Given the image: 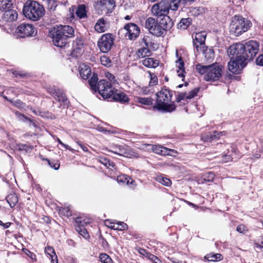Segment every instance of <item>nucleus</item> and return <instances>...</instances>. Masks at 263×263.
Wrapping results in <instances>:
<instances>
[{
	"instance_id": "obj_1",
	"label": "nucleus",
	"mask_w": 263,
	"mask_h": 263,
	"mask_svg": "<svg viewBox=\"0 0 263 263\" xmlns=\"http://www.w3.org/2000/svg\"><path fill=\"white\" fill-rule=\"evenodd\" d=\"M74 29L69 25H56L49 31V36L55 46L62 48L68 43V39L74 35Z\"/></svg>"
},
{
	"instance_id": "obj_2",
	"label": "nucleus",
	"mask_w": 263,
	"mask_h": 263,
	"mask_svg": "<svg viewBox=\"0 0 263 263\" xmlns=\"http://www.w3.org/2000/svg\"><path fill=\"white\" fill-rule=\"evenodd\" d=\"M98 81V78L96 73H93L88 83L92 90L96 92L98 91L100 95L104 99L109 98L114 92V88L111 84L105 80H101Z\"/></svg>"
},
{
	"instance_id": "obj_3",
	"label": "nucleus",
	"mask_w": 263,
	"mask_h": 263,
	"mask_svg": "<svg viewBox=\"0 0 263 263\" xmlns=\"http://www.w3.org/2000/svg\"><path fill=\"white\" fill-rule=\"evenodd\" d=\"M197 71L201 75L206 81H217L222 76V67L217 64H213L208 66L198 64L196 65Z\"/></svg>"
},
{
	"instance_id": "obj_4",
	"label": "nucleus",
	"mask_w": 263,
	"mask_h": 263,
	"mask_svg": "<svg viewBox=\"0 0 263 263\" xmlns=\"http://www.w3.org/2000/svg\"><path fill=\"white\" fill-rule=\"evenodd\" d=\"M23 12L25 16L33 21L39 20L45 14L43 5L34 1H27L24 5Z\"/></svg>"
},
{
	"instance_id": "obj_5",
	"label": "nucleus",
	"mask_w": 263,
	"mask_h": 263,
	"mask_svg": "<svg viewBox=\"0 0 263 263\" xmlns=\"http://www.w3.org/2000/svg\"><path fill=\"white\" fill-rule=\"evenodd\" d=\"M156 105L159 109L167 111H173L176 106L174 103H171L172 94L170 90L162 88L156 93Z\"/></svg>"
},
{
	"instance_id": "obj_6",
	"label": "nucleus",
	"mask_w": 263,
	"mask_h": 263,
	"mask_svg": "<svg viewBox=\"0 0 263 263\" xmlns=\"http://www.w3.org/2000/svg\"><path fill=\"white\" fill-rule=\"evenodd\" d=\"M250 21L241 16L235 15L232 17L230 25V32L236 36H238L246 32L251 26Z\"/></svg>"
},
{
	"instance_id": "obj_7",
	"label": "nucleus",
	"mask_w": 263,
	"mask_h": 263,
	"mask_svg": "<svg viewBox=\"0 0 263 263\" xmlns=\"http://www.w3.org/2000/svg\"><path fill=\"white\" fill-rule=\"evenodd\" d=\"M170 10L176 11L177 5L172 3L171 0H162L158 3L154 4L152 8V12L154 15L157 17L166 16Z\"/></svg>"
},
{
	"instance_id": "obj_8",
	"label": "nucleus",
	"mask_w": 263,
	"mask_h": 263,
	"mask_svg": "<svg viewBox=\"0 0 263 263\" xmlns=\"http://www.w3.org/2000/svg\"><path fill=\"white\" fill-rule=\"evenodd\" d=\"M259 43L253 40H250L243 45L244 53L240 56L243 57L244 60L248 62L252 60L259 50Z\"/></svg>"
},
{
	"instance_id": "obj_9",
	"label": "nucleus",
	"mask_w": 263,
	"mask_h": 263,
	"mask_svg": "<svg viewBox=\"0 0 263 263\" xmlns=\"http://www.w3.org/2000/svg\"><path fill=\"white\" fill-rule=\"evenodd\" d=\"M114 42L112 34H104L98 41V46L101 51L104 53L108 52L111 48Z\"/></svg>"
},
{
	"instance_id": "obj_10",
	"label": "nucleus",
	"mask_w": 263,
	"mask_h": 263,
	"mask_svg": "<svg viewBox=\"0 0 263 263\" xmlns=\"http://www.w3.org/2000/svg\"><path fill=\"white\" fill-rule=\"evenodd\" d=\"M247 64V62L244 60L243 57L237 56L235 60L230 61L228 63V69L233 73L238 74L240 72Z\"/></svg>"
},
{
	"instance_id": "obj_11",
	"label": "nucleus",
	"mask_w": 263,
	"mask_h": 263,
	"mask_svg": "<svg viewBox=\"0 0 263 263\" xmlns=\"http://www.w3.org/2000/svg\"><path fill=\"white\" fill-rule=\"evenodd\" d=\"M16 32L21 37L34 36L36 33V29L33 25L25 23L17 27Z\"/></svg>"
},
{
	"instance_id": "obj_12",
	"label": "nucleus",
	"mask_w": 263,
	"mask_h": 263,
	"mask_svg": "<svg viewBox=\"0 0 263 263\" xmlns=\"http://www.w3.org/2000/svg\"><path fill=\"white\" fill-rule=\"evenodd\" d=\"M124 30L126 31L125 36L130 40H136L139 35L140 28L134 23H128L124 26Z\"/></svg>"
},
{
	"instance_id": "obj_13",
	"label": "nucleus",
	"mask_w": 263,
	"mask_h": 263,
	"mask_svg": "<svg viewBox=\"0 0 263 263\" xmlns=\"http://www.w3.org/2000/svg\"><path fill=\"white\" fill-rule=\"evenodd\" d=\"M109 152L120 156L127 158L136 157V154L132 152L129 147L123 145H116L112 147Z\"/></svg>"
},
{
	"instance_id": "obj_14",
	"label": "nucleus",
	"mask_w": 263,
	"mask_h": 263,
	"mask_svg": "<svg viewBox=\"0 0 263 263\" xmlns=\"http://www.w3.org/2000/svg\"><path fill=\"white\" fill-rule=\"evenodd\" d=\"M115 6L113 0H100L95 4V7L100 10L102 13L112 11Z\"/></svg>"
},
{
	"instance_id": "obj_15",
	"label": "nucleus",
	"mask_w": 263,
	"mask_h": 263,
	"mask_svg": "<svg viewBox=\"0 0 263 263\" xmlns=\"http://www.w3.org/2000/svg\"><path fill=\"white\" fill-rule=\"evenodd\" d=\"M206 33L205 32L196 33L193 40L195 48L198 52L205 47L204 42Z\"/></svg>"
},
{
	"instance_id": "obj_16",
	"label": "nucleus",
	"mask_w": 263,
	"mask_h": 263,
	"mask_svg": "<svg viewBox=\"0 0 263 263\" xmlns=\"http://www.w3.org/2000/svg\"><path fill=\"white\" fill-rule=\"evenodd\" d=\"M76 230V231L82 235L84 238L87 239L89 237L88 233L86 229L84 227V221L81 220V218L77 217L75 220Z\"/></svg>"
},
{
	"instance_id": "obj_17",
	"label": "nucleus",
	"mask_w": 263,
	"mask_h": 263,
	"mask_svg": "<svg viewBox=\"0 0 263 263\" xmlns=\"http://www.w3.org/2000/svg\"><path fill=\"white\" fill-rule=\"evenodd\" d=\"M243 44L241 43H236L231 45L228 50V53L230 55L237 56H241L244 53Z\"/></svg>"
},
{
	"instance_id": "obj_18",
	"label": "nucleus",
	"mask_w": 263,
	"mask_h": 263,
	"mask_svg": "<svg viewBox=\"0 0 263 263\" xmlns=\"http://www.w3.org/2000/svg\"><path fill=\"white\" fill-rule=\"evenodd\" d=\"M17 17V13L15 10L11 9L6 10L3 14V20L5 22H13L15 21Z\"/></svg>"
},
{
	"instance_id": "obj_19",
	"label": "nucleus",
	"mask_w": 263,
	"mask_h": 263,
	"mask_svg": "<svg viewBox=\"0 0 263 263\" xmlns=\"http://www.w3.org/2000/svg\"><path fill=\"white\" fill-rule=\"evenodd\" d=\"M153 152L156 154L161 155H171V152H174L173 149H168L160 145L152 146Z\"/></svg>"
},
{
	"instance_id": "obj_20",
	"label": "nucleus",
	"mask_w": 263,
	"mask_h": 263,
	"mask_svg": "<svg viewBox=\"0 0 263 263\" xmlns=\"http://www.w3.org/2000/svg\"><path fill=\"white\" fill-rule=\"evenodd\" d=\"M222 132H217L214 131L212 133H208L203 135L201 139L204 141L210 142L213 140H217L222 135Z\"/></svg>"
},
{
	"instance_id": "obj_21",
	"label": "nucleus",
	"mask_w": 263,
	"mask_h": 263,
	"mask_svg": "<svg viewBox=\"0 0 263 263\" xmlns=\"http://www.w3.org/2000/svg\"><path fill=\"white\" fill-rule=\"evenodd\" d=\"M176 57L178 58V60L176 61V65L178 68L177 70L178 76L179 77L183 78L184 77V62L181 57H179L178 55V51L177 50H176Z\"/></svg>"
},
{
	"instance_id": "obj_22",
	"label": "nucleus",
	"mask_w": 263,
	"mask_h": 263,
	"mask_svg": "<svg viewBox=\"0 0 263 263\" xmlns=\"http://www.w3.org/2000/svg\"><path fill=\"white\" fill-rule=\"evenodd\" d=\"M79 71L80 76L84 80L88 79L91 73V70L90 67L84 64H82L80 65Z\"/></svg>"
},
{
	"instance_id": "obj_23",
	"label": "nucleus",
	"mask_w": 263,
	"mask_h": 263,
	"mask_svg": "<svg viewBox=\"0 0 263 263\" xmlns=\"http://www.w3.org/2000/svg\"><path fill=\"white\" fill-rule=\"evenodd\" d=\"M95 29L98 32H105L107 29L106 22L103 18H100L95 26Z\"/></svg>"
},
{
	"instance_id": "obj_24",
	"label": "nucleus",
	"mask_w": 263,
	"mask_h": 263,
	"mask_svg": "<svg viewBox=\"0 0 263 263\" xmlns=\"http://www.w3.org/2000/svg\"><path fill=\"white\" fill-rule=\"evenodd\" d=\"M53 93L55 94L54 99L59 102H61L64 105H67L69 102L66 97V95L61 90H54Z\"/></svg>"
},
{
	"instance_id": "obj_25",
	"label": "nucleus",
	"mask_w": 263,
	"mask_h": 263,
	"mask_svg": "<svg viewBox=\"0 0 263 263\" xmlns=\"http://www.w3.org/2000/svg\"><path fill=\"white\" fill-rule=\"evenodd\" d=\"M159 24L164 34L165 33L167 30L171 28L173 25V23L171 22L168 17L167 18H164L162 19L159 22Z\"/></svg>"
},
{
	"instance_id": "obj_26",
	"label": "nucleus",
	"mask_w": 263,
	"mask_h": 263,
	"mask_svg": "<svg viewBox=\"0 0 263 263\" xmlns=\"http://www.w3.org/2000/svg\"><path fill=\"white\" fill-rule=\"evenodd\" d=\"M142 63L144 66L148 68H155L159 64L157 60L151 58H147L143 60Z\"/></svg>"
},
{
	"instance_id": "obj_27",
	"label": "nucleus",
	"mask_w": 263,
	"mask_h": 263,
	"mask_svg": "<svg viewBox=\"0 0 263 263\" xmlns=\"http://www.w3.org/2000/svg\"><path fill=\"white\" fill-rule=\"evenodd\" d=\"M112 96H113V99L114 100L121 102H127L128 101V98L123 92H117V91H114V94Z\"/></svg>"
},
{
	"instance_id": "obj_28",
	"label": "nucleus",
	"mask_w": 263,
	"mask_h": 263,
	"mask_svg": "<svg viewBox=\"0 0 263 263\" xmlns=\"http://www.w3.org/2000/svg\"><path fill=\"white\" fill-rule=\"evenodd\" d=\"M6 200L10 206L13 208L18 202V198L15 193H12L7 196Z\"/></svg>"
},
{
	"instance_id": "obj_29",
	"label": "nucleus",
	"mask_w": 263,
	"mask_h": 263,
	"mask_svg": "<svg viewBox=\"0 0 263 263\" xmlns=\"http://www.w3.org/2000/svg\"><path fill=\"white\" fill-rule=\"evenodd\" d=\"M200 51L202 52L206 61L210 62L214 59V54L212 49L206 47L205 49L204 48L202 49L201 50H200Z\"/></svg>"
},
{
	"instance_id": "obj_30",
	"label": "nucleus",
	"mask_w": 263,
	"mask_h": 263,
	"mask_svg": "<svg viewBox=\"0 0 263 263\" xmlns=\"http://www.w3.org/2000/svg\"><path fill=\"white\" fill-rule=\"evenodd\" d=\"M172 3H175L177 5V9L179 7L190 5L195 0H171Z\"/></svg>"
},
{
	"instance_id": "obj_31",
	"label": "nucleus",
	"mask_w": 263,
	"mask_h": 263,
	"mask_svg": "<svg viewBox=\"0 0 263 263\" xmlns=\"http://www.w3.org/2000/svg\"><path fill=\"white\" fill-rule=\"evenodd\" d=\"M87 12L86 10V6L84 5H81L79 6L76 11L77 15L80 18H84L87 15Z\"/></svg>"
},
{
	"instance_id": "obj_32",
	"label": "nucleus",
	"mask_w": 263,
	"mask_h": 263,
	"mask_svg": "<svg viewBox=\"0 0 263 263\" xmlns=\"http://www.w3.org/2000/svg\"><path fill=\"white\" fill-rule=\"evenodd\" d=\"M154 28L152 29L151 33L156 36H161L164 34L163 32L160 27L159 23H156L155 25L154 26Z\"/></svg>"
},
{
	"instance_id": "obj_33",
	"label": "nucleus",
	"mask_w": 263,
	"mask_h": 263,
	"mask_svg": "<svg viewBox=\"0 0 263 263\" xmlns=\"http://www.w3.org/2000/svg\"><path fill=\"white\" fill-rule=\"evenodd\" d=\"M157 22L155 20L153 17L148 18L145 22V27L151 33L152 29L154 28V26L155 25Z\"/></svg>"
},
{
	"instance_id": "obj_34",
	"label": "nucleus",
	"mask_w": 263,
	"mask_h": 263,
	"mask_svg": "<svg viewBox=\"0 0 263 263\" xmlns=\"http://www.w3.org/2000/svg\"><path fill=\"white\" fill-rule=\"evenodd\" d=\"M191 23V18H182L179 23L178 26V28H180V29H185L190 25Z\"/></svg>"
},
{
	"instance_id": "obj_35",
	"label": "nucleus",
	"mask_w": 263,
	"mask_h": 263,
	"mask_svg": "<svg viewBox=\"0 0 263 263\" xmlns=\"http://www.w3.org/2000/svg\"><path fill=\"white\" fill-rule=\"evenodd\" d=\"M209 261H220L223 259V256L221 254H208L205 256Z\"/></svg>"
},
{
	"instance_id": "obj_36",
	"label": "nucleus",
	"mask_w": 263,
	"mask_h": 263,
	"mask_svg": "<svg viewBox=\"0 0 263 263\" xmlns=\"http://www.w3.org/2000/svg\"><path fill=\"white\" fill-rule=\"evenodd\" d=\"M150 50L147 47H142L137 52V55L139 58H143L149 55Z\"/></svg>"
},
{
	"instance_id": "obj_37",
	"label": "nucleus",
	"mask_w": 263,
	"mask_h": 263,
	"mask_svg": "<svg viewBox=\"0 0 263 263\" xmlns=\"http://www.w3.org/2000/svg\"><path fill=\"white\" fill-rule=\"evenodd\" d=\"M12 5L11 0H0V9L2 10L10 9Z\"/></svg>"
},
{
	"instance_id": "obj_38",
	"label": "nucleus",
	"mask_w": 263,
	"mask_h": 263,
	"mask_svg": "<svg viewBox=\"0 0 263 263\" xmlns=\"http://www.w3.org/2000/svg\"><path fill=\"white\" fill-rule=\"evenodd\" d=\"M111 228L116 230L122 231L127 228V224L123 222H118L116 223H114L112 226H111Z\"/></svg>"
},
{
	"instance_id": "obj_39",
	"label": "nucleus",
	"mask_w": 263,
	"mask_h": 263,
	"mask_svg": "<svg viewBox=\"0 0 263 263\" xmlns=\"http://www.w3.org/2000/svg\"><path fill=\"white\" fill-rule=\"evenodd\" d=\"M156 180L159 183L166 186H170L172 182L170 179L164 177L162 176H158L156 178Z\"/></svg>"
},
{
	"instance_id": "obj_40",
	"label": "nucleus",
	"mask_w": 263,
	"mask_h": 263,
	"mask_svg": "<svg viewBox=\"0 0 263 263\" xmlns=\"http://www.w3.org/2000/svg\"><path fill=\"white\" fill-rule=\"evenodd\" d=\"M59 213L61 215L67 217L71 216L72 215V212L69 207L62 208L59 210Z\"/></svg>"
},
{
	"instance_id": "obj_41",
	"label": "nucleus",
	"mask_w": 263,
	"mask_h": 263,
	"mask_svg": "<svg viewBox=\"0 0 263 263\" xmlns=\"http://www.w3.org/2000/svg\"><path fill=\"white\" fill-rule=\"evenodd\" d=\"M83 46V44L81 41L76 40L73 43V50L76 51V52H79V50H80Z\"/></svg>"
},
{
	"instance_id": "obj_42",
	"label": "nucleus",
	"mask_w": 263,
	"mask_h": 263,
	"mask_svg": "<svg viewBox=\"0 0 263 263\" xmlns=\"http://www.w3.org/2000/svg\"><path fill=\"white\" fill-rule=\"evenodd\" d=\"M99 258L102 263H112L111 258L106 254H101Z\"/></svg>"
},
{
	"instance_id": "obj_43",
	"label": "nucleus",
	"mask_w": 263,
	"mask_h": 263,
	"mask_svg": "<svg viewBox=\"0 0 263 263\" xmlns=\"http://www.w3.org/2000/svg\"><path fill=\"white\" fill-rule=\"evenodd\" d=\"M100 62L103 65L106 67H110L111 66L110 60L108 57L105 55L101 57Z\"/></svg>"
},
{
	"instance_id": "obj_44",
	"label": "nucleus",
	"mask_w": 263,
	"mask_h": 263,
	"mask_svg": "<svg viewBox=\"0 0 263 263\" xmlns=\"http://www.w3.org/2000/svg\"><path fill=\"white\" fill-rule=\"evenodd\" d=\"M148 77L150 78L149 85L155 86L157 84L158 79L155 74L152 73H149Z\"/></svg>"
},
{
	"instance_id": "obj_45",
	"label": "nucleus",
	"mask_w": 263,
	"mask_h": 263,
	"mask_svg": "<svg viewBox=\"0 0 263 263\" xmlns=\"http://www.w3.org/2000/svg\"><path fill=\"white\" fill-rule=\"evenodd\" d=\"M137 102L145 105H149L151 104V100L147 98L138 97L136 99Z\"/></svg>"
},
{
	"instance_id": "obj_46",
	"label": "nucleus",
	"mask_w": 263,
	"mask_h": 263,
	"mask_svg": "<svg viewBox=\"0 0 263 263\" xmlns=\"http://www.w3.org/2000/svg\"><path fill=\"white\" fill-rule=\"evenodd\" d=\"M118 182H121L123 183H126L127 184H129V183H132L133 180L131 179H128L126 176L125 175H120L117 178Z\"/></svg>"
},
{
	"instance_id": "obj_47",
	"label": "nucleus",
	"mask_w": 263,
	"mask_h": 263,
	"mask_svg": "<svg viewBox=\"0 0 263 263\" xmlns=\"http://www.w3.org/2000/svg\"><path fill=\"white\" fill-rule=\"evenodd\" d=\"M198 91L199 89L197 88L192 90L187 94L186 99H191L193 98L195 96L197 95Z\"/></svg>"
},
{
	"instance_id": "obj_48",
	"label": "nucleus",
	"mask_w": 263,
	"mask_h": 263,
	"mask_svg": "<svg viewBox=\"0 0 263 263\" xmlns=\"http://www.w3.org/2000/svg\"><path fill=\"white\" fill-rule=\"evenodd\" d=\"M13 104L18 108H23L25 107V104L20 100H16L14 101L13 102L10 101Z\"/></svg>"
},
{
	"instance_id": "obj_49",
	"label": "nucleus",
	"mask_w": 263,
	"mask_h": 263,
	"mask_svg": "<svg viewBox=\"0 0 263 263\" xmlns=\"http://www.w3.org/2000/svg\"><path fill=\"white\" fill-rule=\"evenodd\" d=\"M187 93L186 92H180L178 95L177 97L176 98V101L178 102L181 101V100L186 99Z\"/></svg>"
},
{
	"instance_id": "obj_50",
	"label": "nucleus",
	"mask_w": 263,
	"mask_h": 263,
	"mask_svg": "<svg viewBox=\"0 0 263 263\" xmlns=\"http://www.w3.org/2000/svg\"><path fill=\"white\" fill-rule=\"evenodd\" d=\"M105 76L110 81L109 83H110V84H115L116 83V80L115 79V77L111 73L109 72H107L105 74Z\"/></svg>"
},
{
	"instance_id": "obj_51",
	"label": "nucleus",
	"mask_w": 263,
	"mask_h": 263,
	"mask_svg": "<svg viewBox=\"0 0 263 263\" xmlns=\"http://www.w3.org/2000/svg\"><path fill=\"white\" fill-rule=\"evenodd\" d=\"M236 230L240 233H245L248 231L247 227L242 224L238 226Z\"/></svg>"
},
{
	"instance_id": "obj_52",
	"label": "nucleus",
	"mask_w": 263,
	"mask_h": 263,
	"mask_svg": "<svg viewBox=\"0 0 263 263\" xmlns=\"http://www.w3.org/2000/svg\"><path fill=\"white\" fill-rule=\"evenodd\" d=\"M45 251L47 254L50 255V257L51 256V255H56L54 250L52 247H48L46 248Z\"/></svg>"
},
{
	"instance_id": "obj_53",
	"label": "nucleus",
	"mask_w": 263,
	"mask_h": 263,
	"mask_svg": "<svg viewBox=\"0 0 263 263\" xmlns=\"http://www.w3.org/2000/svg\"><path fill=\"white\" fill-rule=\"evenodd\" d=\"M256 63L258 65L263 66V54H260L256 60Z\"/></svg>"
},
{
	"instance_id": "obj_54",
	"label": "nucleus",
	"mask_w": 263,
	"mask_h": 263,
	"mask_svg": "<svg viewBox=\"0 0 263 263\" xmlns=\"http://www.w3.org/2000/svg\"><path fill=\"white\" fill-rule=\"evenodd\" d=\"M148 257L151 260L154 261L155 263H160L161 262L160 259L157 256L153 254H150Z\"/></svg>"
},
{
	"instance_id": "obj_55",
	"label": "nucleus",
	"mask_w": 263,
	"mask_h": 263,
	"mask_svg": "<svg viewBox=\"0 0 263 263\" xmlns=\"http://www.w3.org/2000/svg\"><path fill=\"white\" fill-rule=\"evenodd\" d=\"M57 141L61 145L64 146L65 148L68 149V150L70 151L71 152H73L74 149L72 148H71L68 145L65 144L63 143L58 138H57Z\"/></svg>"
},
{
	"instance_id": "obj_56",
	"label": "nucleus",
	"mask_w": 263,
	"mask_h": 263,
	"mask_svg": "<svg viewBox=\"0 0 263 263\" xmlns=\"http://www.w3.org/2000/svg\"><path fill=\"white\" fill-rule=\"evenodd\" d=\"M222 160L221 162L222 163H226L230 161L231 160V157L229 155H225L224 156H222Z\"/></svg>"
},
{
	"instance_id": "obj_57",
	"label": "nucleus",
	"mask_w": 263,
	"mask_h": 263,
	"mask_svg": "<svg viewBox=\"0 0 263 263\" xmlns=\"http://www.w3.org/2000/svg\"><path fill=\"white\" fill-rule=\"evenodd\" d=\"M15 115L17 116L18 118H19L20 119V120H24L25 119V120H28L30 122L32 121L30 119L27 118L24 115H22L19 112H16Z\"/></svg>"
},
{
	"instance_id": "obj_58",
	"label": "nucleus",
	"mask_w": 263,
	"mask_h": 263,
	"mask_svg": "<svg viewBox=\"0 0 263 263\" xmlns=\"http://www.w3.org/2000/svg\"><path fill=\"white\" fill-rule=\"evenodd\" d=\"M26 255L29 257L31 259H32V260H36V258H35V255L34 253H33L32 252L28 251V250H26Z\"/></svg>"
},
{
	"instance_id": "obj_59",
	"label": "nucleus",
	"mask_w": 263,
	"mask_h": 263,
	"mask_svg": "<svg viewBox=\"0 0 263 263\" xmlns=\"http://www.w3.org/2000/svg\"><path fill=\"white\" fill-rule=\"evenodd\" d=\"M141 43H144L145 47L148 48L149 43L148 42V39L147 37H144L141 40Z\"/></svg>"
},
{
	"instance_id": "obj_60",
	"label": "nucleus",
	"mask_w": 263,
	"mask_h": 263,
	"mask_svg": "<svg viewBox=\"0 0 263 263\" xmlns=\"http://www.w3.org/2000/svg\"><path fill=\"white\" fill-rule=\"evenodd\" d=\"M77 144L81 147L84 152H88V149L87 147L84 145H83L80 141H77Z\"/></svg>"
},
{
	"instance_id": "obj_61",
	"label": "nucleus",
	"mask_w": 263,
	"mask_h": 263,
	"mask_svg": "<svg viewBox=\"0 0 263 263\" xmlns=\"http://www.w3.org/2000/svg\"><path fill=\"white\" fill-rule=\"evenodd\" d=\"M51 263H58L57 255H51Z\"/></svg>"
},
{
	"instance_id": "obj_62",
	"label": "nucleus",
	"mask_w": 263,
	"mask_h": 263,
	"mask_svg": "<svg viewBox=\"0 0 263 263\" xmlns=\"http://www.w3.org/2000/svg\"><path fill=\"white\" fill-rule=\"evenodd\" d=\"M12 73L15 74L16 76V77H17V76H19L21 77H24L26 76V74H25L24 73H22L19 71H14V72H12Z\"/></svg>"
},
{
	"instance_id": "obj_63",
	"label": "nucleus",
	"mask_w": 263,
	"mask_h": 263,
	"mask_svg": "<svg viewBox=\"0 0 263 263\" xmlns=\"http://www.w3.org/2000/svg\"><path fill=\"white\" fill-rule=\"evenodd\" d=\"M101 162L104 165H105L106 166H107V163H109V160L107 159H106V158H103L102 159V160L101 161Z\"/></svg>"
},
{
	"instance_id": "obj_64",
	"label": "nucleus",
	"mask_w": 263,
	"mask_h": 263,
	"mask_svg": "<svg viewBox=\"0 0 263 263\" xmlns=\"http://www.w3.org/2000/svg\"><path fill=\"white\" fill-rule=\"evenodd\" d=\"M262 245H261L259 240H258V242H254V247L255 248H262Z\"/></svg>"
}]
</instances>
